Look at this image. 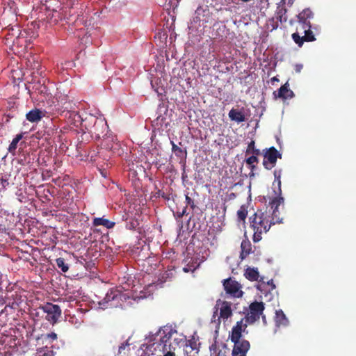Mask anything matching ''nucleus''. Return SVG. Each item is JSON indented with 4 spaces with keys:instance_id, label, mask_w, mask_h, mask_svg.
Listing matches in <instances>:
<instances>
[{
    "instance_id": "f257e3e1",
    "label": "nucleus",
    "mask_w": 356,
    "mask_h": 356,
    "mask_svg": "<svg viewBox=\"0 0 356 356\" xmlns=\"http://www.w3.org/2000/svg\"><path fill=\"white\" fill-rule=\"evenodd\" d=\"M284 203L282 197H275L264 209L257 210L250 217V224L254 231L253 241L257 243L261 240L262 234L268 232L273 225L282 222L279 207Z\"/></svg>"
},
{
    "instance_id": "f03ea898",
    "label": "nucleus",
    "mask_w": 356,
    "mask_h": 356,
    "mask_svg": "<svg viewBox=\"0 0 356 356\" xmlns=\"http://www.w3.org/2000/svg\"><path fill=\"white\" fill-rule=\"evenodd\" d=\"M314 14L309 8L303 9L296 15L297 20L291 19L289 24L293 26L296 23V31L291 35L294 42L301 47L305 42H314L316 40L315 35L311 30L310 20L314 18Z\"/></svg>"
},
{
    "instance_id": "7ed1b4c3",
    "label": "nucleus",
    "mask_w": 356,
    "mask_h": 356,
    "mask_svg": "<svg viewBox=\"0 0 356 356\" xmlns=\"http://www.w3.org/2000/svg\"><path fill=\"white\" fill-rule=\"evenodd\" d=\"M58 335L55 332H51L49 334H41L38 338L39 343L42 345L36 350V353L38 356H55L56 352L53 350L54 346L52 343L56 341Z\"/></svg>"
},
{
    "instance_id": "20e7f679",
    "label": "nucleus",
    "mask_w": 356,
    "mask_h": 356,
    "mask_svg": "<svg viewBox=\"0 0 356 356\" xmlns=\"http://www.w3.org/2000/svg\"><path fill=\"white\" fill-rule=\"evenodd\" d=\"M129 296L117 289H110L105 298L99 302L102 308L117 307L122 306V303L125 302Z\"/></svg>"
},
{
    "instance_id": "39448f33",
    "label": "nucleus",
    "mask_w": 356,
    "mask_h": 356,
    "mask_svg": "<svg viewBox=\"0 0 356 356\" xmlns=\"http://www.w3.org/2000/svg\"><path fill=\"white\" fill-rule=\"evenodd\" d=\"M212 22V14L209 9L198 7L195 11L193 19L191 21V26L195 29H198L200 27L205 28L208 24Z\"/></svg>"
},
{
    "instance_id": "423d86ee",
    "label": "nucleus",
    "mask_w": 356,
    "mask_h": 356,
    "mask_svg": "<svg viewBox=\"0 0 356 356\" xmlns=\"http://www.w3.org/2000/svg\"><path fill=\"white\" fill-rule=\"evenodd\" d=\"M39 309L46 314L44 318L52 325L56 324L61 316V309L57 305L46 302L41 305Z\"/></svg>"
},
{
    "instance_id": "0eeeda50",
    "label": "nucleus",
    "mask_w": 356,
    "mask_h": 356,
    "mask_svg": "<svg viewBox=\"0 0 356 356\" xmlns=\"http://www.w3.org/2000/svg\"><path fill=\"white\" fill-rule=\"evenodd\" d=\"M265 305L263 302L254 301L249 305V311L243 318L248 324H253L263 314Z\"/></svg>"
},
{
    "instance_id": "6e6552de",
    "label": "nucleus",
    "mask_w": 356,
    "mask_h": 356,
    "mask_svg": "<svg viewBox=\"0 0 356 356\" xmlns=\"http://www.w3.org/2000/svg\"><path fill=\"white\" fill-rule=\"evenodd\" d=\"M263 156V165L266 170H271L274 168L277 159L282 158V154L275 147L264 149Z\"/></svg>"
},
{
    "instance_id": "1a4fd4ad",
    "label": "nucleus",
    "mask_w": 356,
    "mask_h": 356,
    "mask_svg": "<svg viewBox=\"0 0 356 356\" xmlns=\"http://www.w3.org/2000/svg\"><path fill=\"white\" fill-rule=\"evenodd\" d=\"M23 41L25 42L26 40L22 36L19 27H11L8 29V33L4 37V42L6 45L12 46L17 44V46H22Z\"/></svg>"
},
{
    "instance_id": "9d476101",
    "label": "nucleus",
    "mask_w": 356,
    "mask_h": 356,
    "mask_svg": "<svg viewBox=\"0 0 356 356\" xmlns=\"http://www.w3.org/2000/svg\"><path fill=\"white\" fill-rule=\"evenodd\" d=\"M223 287L226 294L229 297L240 298L243 292L241 290V285L235 280L228 278L223 280Z\"/></svg>"
},
{
    "instance_id": "9b49d317",
    "label": "nucleus",
    "mask_w": 356,
    "mask_h": 356,
    "mask_svg": "<svg viewBox=\"0 0 356 356\" xmlns=\"http://www.w3.org/2000/svg\"><path fill=\"white\" fill-rule=\"evenodd\" d=\"M244 321L245 320L242 318L241 321H238L236 324L232 327L231 334L229 335L231 341L242 340L241 339L242 332H245L248 324L245 321L244 323Z\"/></svg>"
},
{
    "instance_id": "f8f14e48",
    "label": "nucleus",
    "mask_w": 356,
    "mask_h": 356,
    "mask_svg": "<svg viewBox=\"0 0 356 356\" xmlns=\"http://www.w3.org/2000/svg\"><path fill=\"white\" fill-rule=\"evenodd\" d=\"M232 342L234 343V347L232 356H246V354L250 348V342L245 339Z\"/></svg>"
},
{
    "instance_id": "ddd939ff",
    "label": "nucleus",
    "mask_w": 356,
    "mask_h": 356,
    "mask_svg": "<svg viewBox=\"0 0 356 356\" xmlns=\"http://www.w3.org/2000/svg\"><path fill=\"white\" fill-rule=\"evenodd\" d=\"M107 128L106 122L104 119L98 118L95 126L90 131V134L92 137L98 139L104 134Z\"/></svg>"
},
{
    "instance_id": "4468645a",
    "label": "nucleus",
    "mask_w": 356,
    "mask_h": 356,
    "mask_svg": "<svg viewBox=\"0 0 356 356\" xmlns=\"http://www.w3.org/2000/svg\"><path fill=\"white\" fill-rule=\"evenodd\" d=\"M273 96L275 99H282L283 100H286L287 99H291L294 97L293 92L289 89V84L288 82H286L284 85H282L277 91L273 92Z\"/></svg>"
},
{
    "instance_id": "2eb2a0df",
    "label": "nucleus",
    "mask_w": 356,
    "mask_h": 356,
    "mask_svg": "<svg viewBox=\"0 0 356 356\" xmlns=\"http://www.w3.org/2000/svg\"><path fill=\"white\" fill-rule=\"evenodd\" d=\"M220 308V316L217 318L218 325L220 324V319L227 320L228 318L232 316V310L231 309V302L227 301H221Z\"/></svg>"
},
{
    "instance_id": "dca6fc26",
    "label": "nucleus",
    "mask_w": 356,
    "mask_h": 356,
    "mask_svg": "<svg viewBox=\"0 0 356 356\" xmlns=\"http://www.w3.org/2000/svg\"><path fill=\"white\" fill-rule=\"evenodd\" d=\"M76 115L81 120V127L90 133L95 126L98 118L91 114H86L84 118H81L79 113H76Z\"/></svg>"
},
{
    "instance_id": "f3484780",
    "label": "nucleus",
    "mask_w": 356,
    "mask_h": 356,
    "mask_svg": "<svg viewBox=\"0 0 356 356\" xmlns=\"http://www.w3.org/2000/svg\"><path fill=\"white\" fill-rule=\"evenodd\" d=\"M257 289L264 294H267L275 289L273 280L271 279L266 282L264 277H261L257 286Z\"/></svg>"
},
{
    "instance_id": "a211bd4d",
    "label": "nucleus",
    "mask_w": 356,
    "mask_h": 356,
    "mask_svg": "<svg viewBox=\"0 0 356 356\" xmlns=\"http://www.w3.org/2000/svg\"><path fill=\"white\" fill-rule=\"evenodd\" d=\"M228 115L232 121H234L237 123H241L245 121V115L244 113L243 108L241 110H238L233 108L229 111Z\"/></svg>"
},
{
    "instance_id": "6ab92c4d",
    "label": "nucleus",
    "mask_w": 356,
    "mask_h": 356,
    "mask_svg": "<svg viewBox=\"0 0 356 356\" xmlns=\"http://www.w3.org/2000/svg\"><path fill=\"white\" fill-rule=\"evenodd\" d=\"M62 108L64 111L72 112V113H77L76 108H77L76 103L73 100L68 99L67 97H65V99H61Z\"/></svg>"
},
{
    "instance_id": "aec40b11",
    "label": "nucleus",
    "mask_w": 356,
    "mask_h": 356,
    "mask_svg": "<svg viewBox=\"0 0 356 356\" xmlns=\"http://www.w3.org/2000/svg\"><path fill=\"white\" fill-rule=\"evenodd\" d=\"M287 10L284 4H278L275 11V17L280 23L286 22L287 21L286 17Z\"/></svg>"
},
{
    "instance_id": "412c9836",
    "label": "nucleus",
    "mask_w": 356,
    "mask_h": 356,
    "mask_svg": "<svg viewBox=\"0 0 356 356\" xmlns=\"http://www.w3.org/2000/svg\"><path fill=\"white\" fill-rule=\"evenodd\" d=\"M42 117V112L39 109L31 110L26 115V120L31 122H38Z\"/></svg>"
},
{
    "instance_id": "4be33fe9",
    "label": "nucleus",
    "mask_w": 356,
    "mask_h": 356,
    "mask_svg": "<svg viewBox=\"0 0 356 356\" xmlns=\"http://www.w3.org/2000/svg\"><path fill=\"white\" fill-rule=\"evenodd\" d=\"M92 225L95 227L102 225L107 229H111L115 226V222L104 218H95L93 219Z\"/></svg>"
},
{
    "instance_id": "5701e85b",
    "label": "nucleus",
    "mask_w": 356,
    "mask_h": 356,
    "mask_svg": "<svg viewBox=\"0 0 356 356\" xmlns=\"http://www.w3.org/2000/svg\"><path fill=\"white\" fill-rule=\"evenodd\" d=\"M245 277L250 281H258L260 277L257 268H248L245 272Z\"/></svg>"
},
{
    "instance_id": "b1692460",
    "label": "nucleus",
    "mask_w": 356,
    "mask_h": 356,
    "mask_svg": "<svg viewBox=\"0 0 356 356\" xmlns=\"http://www.w3.org/2000/svg\"><path fill=\"white\" fill-rule=\"evenodd\" d=\"M275 322L277 326H286L289 321L282 309L277 310L275 312Z\"/></svg>"
},
{
    "instance_id": "393cba45",
    "label": "nucleus",
    "mask_w": 356,
    "mask_h": 356,
    "mask_svg": "<svg viewBox=\"0 0 356 356\" xmlns=\"http://www.w3.org/2000/svg\"><path fill=\"white\" fill-rule=\"evenodd\" d=\"M241 258L245 259L251 252L252 245L249 240H243L241 244Z\"/></svg>"
},
{
    "instance_id": "a878e982",
    "label": "nucleus",
    "mask_w": 356,
    "mask_h": 356,
    "mask_svg": "<svg viewBox=\"0 0 356 356\" xmlns=\"http://www.w3.org/2000/svg\"><path fill=\"white\" fill-rule=\"evenodd\" d=\"M245 163L247 165H249V168L250 169V177H252L254 176V170H256L257 167L255 163H259V159L257 158L255 156H250V157L247 158L245 159Z\"/></svg>"
},
{
    "instance_id": "bb28decb",
    "label": "nucleus",
    "mask_w": 356,
    "mask_h": 356,
    "mask_svg": "<svg viewBox=\"0 0 356 356\" xmlns=\"http://www.w3.org/2000/svg\"><path fill=\"white\" fill-rule=\"evenodd\" d=\"M23 138V134H19L16 135V136L13 139L12 142L10 143L9 147H8V152L12 153L13 154H15V150L17 147V144L19 142L20 140H22Z\"/></svg>"
},
{
    "instance_id": "cd10ccee",
    "label": "nucleus",
    "mask_w": 356,
    "mask_h": 356,
    "mask_svg": "<svg viewBox=\"0 0 356 356\" xmlns=\"http://www.w3.org/2000/svg\"><path fill=\"white\" fill-rule=\"evenodd\" d=\"M161 350L163 353V356H176L175 353V347L171 343L163 345V348Z\"/></svg>"
},
{
    "instance_id": "c85d7f7f",
    "label": "nucleus",
    "mask_w": 356,
    "mask_h": 356,
    "mask_svg": "<svg viewBox=\"0 0 356 356\" xmlns=\"http://www.w3.org/2000/svg\"><path fill=\"white\" fill-rule=\"evenodd\" d=\"M175 155L179 159V163L182 164L184 166L185 165L186 159L187 156V151L186 149L179 148L177 152H175Z\"/></svg>"
},
{
    "instance_id": "c756f323",
    "label": "nucleus",
    "mask_w": 356,
    "mask_h": 356,
    "mask_svg": "<svg viewBox=\"0 0 356 356\" xmlns=\"http://www.w3.org/2000/svg\"><path fill=\"white\" fill-rule=\"evenodd\" d=\"M156 126L160 127L159 128L163 129L167 128L168 122H167L166 118L162 115H159L157 118L154 120Z\"/></svg>"
},
{
    "instance_id": "7c9ffc66",
    "label": "nucleus",
    "mask_w": 356,
    "mask_h": 356,
    "mask_svg": "<svg viewBox=\"0 0 356 356\" xmlns=\"http://www.w3.org/2000/svg\"><path fill=\"white\" fill-rule=\"evenodd\" d=\"M188 348H190V349H191L190 351L192 352L193 350H196L195 353H198L199 349L197 348V341L194 336H192L190 339L186 341L185 349L188 350Z\"/></svg>"
},
{
    "instance_id": "2f4dec72",
    "label": "nucleus",
    "mask_w": 356,
    "mask_h": 356,
    "mask_svg": "<svg viewBox=\"0 0 356 356\" xmlns=\"http://www.w3.org/2000/svg\"><path fill=\"white\" fill-rule=\"evenodd\" d=\"M248 215V206L245 204L241 205L237 211V217L239 221H245Z\"/></svg>"
},
{
    "instance_id": "473e14b6",
    "label": "nucleus",
    "mask_w": 356,
    "mask_h": 356,
    "mask_svg": "<svg viewBox=\"0 0 356 356\" xmlns=\"http://www.w3.org/2000/svg\"><path fill=\"white\" fill-rule=\"evenodd\" d=\"M273 174H274V177H275L274 183H277V186H278V194H279V195L277 197H281V193H282V190H281L282 170H275Z\"/></svg>"
},
{
    "instance_id": "72a5a7b5",
    "label": "nucleus",
    "mask_w": 356,
    "mask_h": 356,
    "mask_svg": "<svg viewBox=\"0 0 356 356\" xmlns=\"http://www.w3.org/2000/svg\"><path fill=\"white\" fill-rule=\"evenodd\" d=\"M56 264L57 266L64 273L67 272L69 269L67 264L65 263V259L62 257L56 259Z\"/></svg>"
},
{
    "instance_id": "f704fd0d",
    "label": "nucleus",
    "mask_w": 356,
    "mask_h": 356,
    "mask_svg": "<svg viewBox=\"0 0 356 356\" xmlns=\"http://www.w3.org/2000/svg\"><path fill=\"white\" fill-rule=\"evenodd\" d=\"M163 335L160 337V343L158 344V346H161V349L163 348V345L168 344V342L170 341V339L171 338L170 332L166 334L163 331Z\"/></svg>"
},
{
    "instance_id": "c9c22d12",
    "label": "nucleus",
    "mask_w": 356,
    "mask_h": 356,
    "mask_svg": "<svg viewBox=\"0 0 356 356\" xmlns=\"http://www.w3.org/2000/svg\"><path fill=\"white\" fill-rule=\"evenodd\" d=\"M111 140L113 141V138L110 139L109 138H104L102 143V145H104L106 149H109L110 150H114L118 148L120 146L118 143H113V145H110L108 144V142Z\"/></svg>"
},
{
    "instance_id": "e433bc0d",
    "label": "nucleus",
    "mask_w": 356,
    "mask_h": 356,
    "mask_svg": "<svg viewBox=\"0 0 356 356\" xmlns=\"http://www.w3.org/2000/svg\"><path fill=\"white\" fill-rule=\"evenodd\" d=\"M220 302V300H217L216 305L214 307L213 314L211 318V322L215 323L216 324H218L217 318L219 316H218V306H219Z\"/></svg>"
},
{
    "instance_id": "4c0bfd02",
    "label": "nucleus",
    "mask_w": 356,
    "mask_h": 356,
    "mask_svg": "<svg viewBox=\"0 0 356 356\" xmlns=\"http://www.w3.org/2000/svg\"><path fill=\"white\" fill-rule=\"evenodd\" d=\"M225 29H226L225 25H219L218 24V27L217 28L216 32L215 34L216 37H218V38L222 37L224 35V33L225 31Z\"/></svg>"
},
{
    "instance_id": "58836bf2",
    "label": "nucleus",
    "mask_w": 356,
    "mask_h": 356,
    "mask_svg": "<svg viewBox=\"0 0 356 356\" xmlns=\"http://www.w3.org/2000/svg\"><path fill=\"white\" fill-rule=\"evenodd\" d=\"M8 185L9 182L7 178L1 177L0 179V191L5 189Z\"/></svg>"
},
{
    "instance_id": "ea45409f",
    "label": "nucleus",
    "mask_w": 356,
    "mask_h": 356,
    "mask_svg": "<svg viewBox=\"0 0 356 356\" xmlns=\"http://www.w3.org/2000/svg\"><path fill=\"white\" fill-rule=\"evenodd\" d=\"M186 202L187 205L190 206L193 210L196 207L194 200L192 198H191L188 195H186Z\"/></svg>"
},
{
    "instance_id": "a19ab883",
    "label": "nucleus",
    "mask_w": 356,
    "mask_h": 356,
    "mask_svg": "<svg viewBox=\"0 0 356 356\" xmlns=\"http://www.w3.org/2000/svg\"><path fill=\"white\" fill-rule=\"evenodd\" d=\"M129 343L127 341L121 343V345L118 348V355H120L121 353H122L127 348H129Z\"/></svg>"
},
{
    "instance_id": "79ce46f5",
    "label": "nucleus",
    "mask_w": 356,
    "mask_h": 356,
    "mask_svg": "<svg viewBox=\"0 0 356 356\" xmlns=\"http://www.w3.org/2000/svg\"><path fill=\"white\" fill-rule=\"evenodd\" d=\"M255 143L254 140H251L250 143H249L247 149L245 151L246 154H249L251 153V152L255 148Z\"/></svg>"
},
{
    "instance_id": "37998d69",
    "label": "nucleus",
    "mask_w": 356,
    "mask_h": 356,
    "mask_svg": "<svg viewBox=\"0 0 356 356\" xmlns=\"http://www.w3.org/2000/svg\"><path fill=\"white\" fill-rule=\"evenodd\" d=\"M303 65L302 64H296L294 67L296 72L300 73L302 70Z\"/></svg>"
},
{
    "instance_id": "c03bdc74",
    "label": "nucleus",
    "mask_w": 356,
    "mask_h": 356,
    "mask_svg": "<svg viewBox=\"0 0 356 356\" xmlns=\"http://www.w3.org/2000/svg\"><path fill=\"white\" fill-rule=\"evenodd\" d=\"M250 154H252V156H255L257 158L261 154V152L259 149H257L256 147L251 152Z\"/></svg>"
},
{
    "instance_id": "a18cd8bd",
    "label": "nucleus",
    "mask_w": 356,
    "mask_h": 356,
    "mask_svg": "<svg viewBox=\"0 0 356 356\" xmlns=\"http://www.w3.org/2000/svg\"><path fill=\"white\" fill-rule=\"evenodd\" d=\"M171 145H172V151L173 153L177 152L180 148L173 141H171Z\"/></svg>"
},
{
    "instance_id": "49530a36",
    "label": "nucleus",
    "mask_w": 356,
    "mask_h": 356,
    "mask_svg": "<svg viewBox=\"0 0 356 356\" xmlns=\"http://www.w3.org/2000/svg\"><path fill=\"white\" fill-rule=\"evenodd\" d=\"M156 197H162L164 199H167V197L165 195V193L162 192L161 190L157 191V192L156 193Z\"/></svg>"
},
{
    "instance_id": "de8ad7c7",
    "label": "nucleus",
    "mask_w": 356,
    "mask_h": 356,
    "mask_svg": "<svg viewBox=\"0 0 356 356\" xmlns=\"http://www.w3.org/2000/svg\"><path fill=\"white\" fill-rule=\"evenodd\" d=\"M282 4L284 5L286 3L288 5L292 6L294 2V0H282Z\"/></svg>"
},
{
    "instance_id": "09e8293b",
    "label": "nucleus",
    "mask_w": 356,
    "mask_h": 356,
    "mask_svg": "<svg viewBox=\"0 0 356 356\" xmlns=\"http://www.w3.org/2000/svg\"><path fill=\"white\" fill-rule=\"evenodd\" d=\"M186 212V207L184 208L181 212L178 213V217L181 218L183 217Z\"/></svg>"
},
{
    "instance_id": "8fccbe9b",
    "label": "nucleus",
    "mask_w": 356,
    "mask_h": 356,
    "mask_svg": "<svg viewBox=\"0 0 356 356\" xmlns=\"http://www.w3.org/2000/svg\"><path fill=\"white\" fill-rule=\"evenodd\" d=\"M179 1L180 0H170V3L171 5L177 6V3H178Z\"/></svg>"
},
{
    "instance_id": "3c124183",
    "label": "nucleus",
    "mask_w": 356,
    "mask_h": 356,
    "mask_svg": "<svg viewBox=\"0 0 356 356\" xmlns=\"http://www.w3.org/2000/svg\"><path fill=\"white\" fill-rule=\"evenodd\" d=\"M127 227L129 229H131L134 228V224H133L132 222L130 224V225H127Z\"/></svg>"
},
{
    "instance_id": "603ef678",
    "label": "nucleus",
    "mask_w": 356,
    "mask_h": 356,
    "mask_svg": "<svg viewBox=\"0 0 356 356\" xmlns=\"http://www.w3.org/2000/svg\"><path fill=\"white\" fill-rule=\"evenodd\" d=\"M271 80H272L273 82V81H279V79L276 76H274L273 78H272Z\"/></svg>"
},
{
    "instance_id": "864d4df0",
    "label": "nucleus",
    "mask_w": 356,
    "mask_h": 356,
    "mask_svg": "<svg viewBox=\"0 0 356 356\" xmlns=\"http://www.w3.org/2000/svg\"><path fill=\"white\" fill-rule=\"evenodd\" d=\"M0 302H1L2 304L6 303V301H5V300H4V298H1L0 299Z\"/></svg>"
},
{
    "instance_id": "5fc2aeb1",
    "label": "nucleus",
    "mask_w": 356,
    "mask_h": 356,
    "mask_svg": "<svg viewBox=\"0 0 356 356\" xmlns=\"http://www.w3.org/2000/svg\"><path fill=\"white\" fill-rule=\"evenodd\" d=\"M217 356H225V355L223 353H221V351H220L218 353V355Z\"/></svg>"
},
{
    "instance_id": "6e6d98bb",
    "label": "nucleus",
    "mask_w": 356,
    "mask_h": 356,
    "mask_svg": "<svg viewBox=\"0 0 356 356\" xmlns=\"http://www.w3.org/2000/svg\"><path fill=\"white\" fill-rule=\"evenodd\" d=\"M277 26H278V25H277V24H276L275 26H273V29H277Z\"/></svg>"
},
{
    "instance_id": "4d7b16f0",
    "label": "nucleus",
    "mask_w": 356,
    "mask_h": 356,
    "mask_svg": "<svg viewBox=\"0 0 356 356\" xmlns=\"http://www.w3.org/2000/svg\"><path fill=\"white\" fill-rule=\"evenodd\" d=\"M165 275H166L167 276H168L169 273H167V272H165V273L163 274V277H163Z\"/></svg>"
},
{
    "instance_id": "13d9d810",
    "label": "nucleus",
    "mask_w": 356,
    "mask_h": 356,
    "mask_svg": "<svg viewBox=\"0 0 356 356\" xmlns=\"http://www.w3.org/2000/svg\"><path fill=\"white\" fill-rule=\"evenodd\" d=\"M262 318H263L264 321L265 322V321H266V318H265V316H263V317H262Z\"/></svg>"
},
{
    "instance_id": "bf43d9fd",
    "label": "nucleus",
    "mask_w": 356,
    "mask_h": 356,
    "mask_svg": "<svg viewBox=\"0 0 356 356\" xmlns=\"http://www.w3.org/2000/svg\"><path fill=\"white\" fill-rule=\"evenodd\" d=\"M161 330H159V331L158 332V333H157V335H159V334H161Z\"/></svg>"
}]
</instances>
